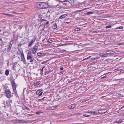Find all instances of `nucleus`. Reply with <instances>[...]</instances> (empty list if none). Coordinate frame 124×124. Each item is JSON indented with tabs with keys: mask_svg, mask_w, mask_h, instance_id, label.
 Wrapping results in <instances>:
<instances>
[{
	"mask_svg": "<svg viewBox=\"0 0 124 124\" xmlns=\"http://www.w3.org/2000/svg\"><path fill=\"white\" fill-rule=\"evenodd\" d=\"M37 7L39 9L46 8V4L44 2H39L37 3Z\"/></svg>",
	"mask_w": 124,
	"mask_h": 124,
	"instance_id": "f257e3e1",
	"label": "nucleus"
},
{
	"mask_svg": "<svg viewBox=\"0 0 124 124\" xmlns=\"http://www.w3.org/2000/svg\"><path fill=\"white\" fill-rule=\"evenodd\" d=\"M5 92L6 94V96L7 97L10 98L13 96V93H12L9 90H6Z\"/></svg>",
	"mask_w": 124,
	"mask_h": 124,
	"instance_id": "f03ea898",
	"label": "nucleus"
},
{
	"mask_svg": "<svg viewBox=\"0 0 124 124\" xmlns=\"http://www.w3.org/2000/svg\"><path fill=\"white\" fill-rule=\"evenodd\" d=\"M53 0H49L47 2V5L50 6H54L55 4Z\"/></svg>",
	"mask_w": 124,
	"mask_h": 124,
	"instance_id": "7ed1b4c3",
	"label": "nucleus"
},
{
	"mask_svg": "<svg viewBox=\"0 0 124 124\" xmlns=\"http://www.w3.org/2000/svg\"><path fill=\"white\" fill-rule=\"evenodd\" d=\"M11 82L12 83V85L14 92H15L16 91V83L13 80H11Z\"/></svg>",
	"mask_w": 124,
	"mask_h": 124,
	"instance_id": "20e7f679",
	"label": "nucleus"
},
{
	"mask_svg": "<svg viewBox=\"0 0 124 124\" xmlns=\"http://www.w3.org/2000/svg\"><path fill=\"white\" fill-rule=\"evenodd\" d=\"M13 43L14 42L12 40L9 43L8 46V47L7 48L8 51H9L10 50L12 46V44H13Z\"/></svg>",
	"mask_w": 124,
	"mask_h": 124,
	"instance_id": "39448f33",
	"label": "nucleus"
},
{
	"mask_svg": "<svg viewBox=\"0 0 124 124\" xmlns=\"http://www.w3.org/2000/svg\"><path fill=\"white\" fill-rule=\"evenodd\" d=\"M38 48V47L36 45L33 46V47L32 48L33 54H35Z\"/></svg>",
	"mask_w": 124,
	"mask_h": 124,
	"instance_id": "423d86ee",
	"label": "nucleus"
},
{
	"mask_svg": "<svg viewBox=\"0 0 124 124\" xmlns=\"http://www.w3.org/2000/svg\"><path fill=\"white\" fill-rule=\"evenodd\" d=\"M35 40V39H31V41L29 43H28V46H31L33 43L34 42Z\"/></svg>",
	"mask_w": 124,
	"mask_h": 124,
	"instance_id": "0eeeda50",
	"label": "nucleus"
},
{
	"mask_svg": "<svg viewBox=\"0 0 124 124\" xmlns=\"http://www.w3.org/2000/svg\"><path fill=\"white\" fill-rule=\"evenodd\" d=\"M33 55H27V59L28 60L30 59H31L33 58Z\"/></svg>",
	"mask_w": 124,
	"mask_h": 124,
	"instance_id": "6e6552de",
	"label": "nucleus"
},
{
	"mask_svg": "<svg viewBox=\"0 0 124 124\" xmlns=\"http://www.w3.org/2000/svg\"><path fill=\"white\" fill-rule=\"evenodd\" d=\"M63 2H64L63 4L66 6H68L70 4L69 1L65 0Z\"/></svg>",
	"mask_w": 124,
	"mask_h": 124,
	"instance_id": "1a4fd4ad",
	"label": "nucleus"
},
{
	"mask_svg": "<svg viewBox=\"0 0 124 124\" xmlns=\"http://www.w3.org/2000/svg\"><path fill=\"white\" fill-rule=\"evenodd\" d=\"M76 107L75 105L72 104L68 107V108L70 109H73Z\"/></svg>",
	"mask_w": 124,
	"mask_h": 124,
	"instance_id": "9d476101",
	"label": "nucleus"
},
{
	"mask_svg": "<svg viewBox=\"0 0 124 124\" xmlns=\"http://www.w3.org/2000/svg\"><path fill=\"white\" fill-rule=\"evenodd\" d=\"M67 16V14H65L62 15L59 17V19H62V18H65Z\"/></svg>",
	"mask_w": 124,
	"mask_h": 124,
	"instance_id": "9b49d317",
	"label": "nucleus"
},
{
	"mask_svg": "<svg viewBox=\"0 0 124 124\" xmlns=\"http://www.w3.org/2000/svg\"><path fill=\"white\" fill-rule=\"evenodd\" d=\"M115 52L114 51H106V53L108 54H111L114 53Z\"/></svg>",
	"mask_w": 124,
	"mask_h": 124,
	"instance_id": "f8f14e48",
	"label": "nucleus"
},
{
	"mask_svg": "<svg viewBox=\"0 0 124 124\" xmlns=\"http://www.w3.org/2000/svg\"><path fill=\"white\" fill-rule=\"evenodd\" d=\"M104 110L103 109H102L101 110H98V113H104L106 112V111H103Z\"/></svg>",
	"mask_w": 124,
	"mask_h": 124,
	"instance_id": "ddd939ff",
	"label": "nucleus"
},
{
	"mask_svg": "<svg viewBox=\"0 0 124 124\" xmlns=\"http://www.w3.org/2000/svg\"><path fill=\"white\" fill-rule=\"evenodd\" d=\"M5 74L6 76H8L9 74V71L8 70H6L5 71Z\"/></svg>",
	"mask_w": 124,
	"mask_h": 124,
	"instance_id": "4468645a",
	"label": "nucleus"
},
{
	"mask_svg": "<svg viewBox=\"0 0 124 124\" xmlns=\"http://www.w3.org/2000/svg\"><path fill=\"white\" fill-rule=\"evenodd\" d=\"M22 121L20 120H16L15 121V122H14L15 123H21Z\"/></svg>",
	"mask_w": 124,
	"mask_h": 124,
	"instance_id": "2eb2a0df",
	"label": "nucleus"
},
{
	"mask_svg": "<svg viewBox=\"0 0 124 124\" xmlns=\"http://www.w3.org/2000/svg\"><path fill=\"white\" fill-rule=\"evenodd\" d=\"M22 61H23L24 63H26V60L24 58V57H22L21 58Z\"/></svg>",
	"mask_w": 124,
	"mask_h": 124,
	"instance_id": "dca6fc26",
	"label": "nucleus"
},
{
	"mask_svg": "<svg viewBox=\"0 0 124 124\" xmlns=\"http://www.w3.org/2000/svg\"><path fill=\"white\" fill-rule=\"evenodd\" d=\"M52 39L51 38H49L47 41V42L50 43H52L53 41Z\"/></svg>",
	"mask_w": 124,
	"mask_h": 124,
	"instance_id": "f3484780",
	"label": "nucleus"
},
{
	"mask_svg": "<svg viewBox=\"0 0 124 124\" xmlns=\"http://www.w3.org/2000/svg\"><path fill=\"white\" fill-rule=\"evenodd\" d=\"M44 54V53H41L40 52H39L37 53V55L39 56H40L41 55H43Z\"/></svg>",
	"mask_w": 124,
	"mask_h": 124,
	"instance_id": "a211bd4d",
	"label": "nucleus"
},
{
	"mask_svg": "<svg viewBox=\"0 0 124 124\" xmlns=\"http://www.w3.org/2000/svg\"><path fill=\"white\" fill-rule=\"evenodd\" d=\"M99 55L101 57H104L105 56L104 54H100Z\"/></svg>",
	"mask_w": 124,
	"mask_h": 124,
	"instance_id": "6ab92c4d",
	"label": "nucleus"
},
{
	"mask_svg": "<svg viewBox=\"0 0 124 124\" xmlns=\"http://www.w3.org/2000/svg\"><path fill=\"white\" fill-rule=\"evenodd\" d=\"M35 60L33 58L30 59V62H33Z\"/></svg>",
	"mask_w": 124,
	"mask_h": 124,
	"instance_id": "aec40b11",
	"label": "nucleus"
},
{
	"mask_svg": "<svg viewBox=\"0 0 124 124\" xmlns=\"http://www.w3.org/2000/svg\"><path fill=\"white\" fill-rule=\"evenodd\" d=\"M112 27V26L111 25H109L106 26L105 27L106 28L108 29L109 28Z\"/></svg>",
	"mask_w": 124,
	"mask_h": 124,
	"instance_id": "412c9836",
	"label": "nucleus"
},
{
	"mask_svg": "<svg viewBox=\"0 0 124 124\" xmlns=\"http://www.w3.org/2000/svg\"><path fill=\"white\" fill-rule=\"evenodd\" d=\"M39 84H40L39 83L37 82H36V83H35L34 84V85H39Z\"/></svg>",
	"mask_w": 124,
	"mask_h": 124,
	"instance_id": "4be33fe9",
	"label": "nucleus"
},
{
	"mask_svg": "<svg viewBox=\"0 0 124 124\" xmlns=\"http://www.w3.org/2000/svg\"><path fill=\"white\" fill-rule=\"evenodd\" d=\"M40 93L39 94V96H40L42 95V93H43V92H39V93Z\"/></svg>",
	"mask_w": 124,
	"mask_h": 124,
	"instance_id": "5701e85b",
	"label": "nucleus"
},
{
	"mask_svg": "<svg viewBox=\"0 0 124 124\" xmlns=\"http://www.w3.org/2000/svg\"><path fill=\"white\" fill-rule=\"evenodd\" d=\"M80 30V29L79 28H77L75 29V30L76 31H79Z\"/></svg>",
	"mask_w": 124,
	"mask_h": 124,
	"instance_id": "b1692460",
	"label": "nucleus"
},
{
	"mask_svg": "<svg viewBox=\"0 0 124 124\" xmlns=\"http://www.w3.org/2000/svg\"><path fill=\"white\" fill-rule=\"evenodd\" d=\"M99 57H96L95 58H92V59L93 60H95L96 59H97L99 58Z\"/></svg>",
	"mask_w": 124,
	"mask_h": 124,
	"instance_id": "393cba45",
	"label": "nucleus"
},
{
	"mask_svg": "<svg viewBox=\"0 0 124 124\" xmlns=\"http://www.w3.org/2000/svg\"><path fill=\"white\" fill-rule=\"evenodd\" d=\"M21 54L22 57H24V56L23 54V52L21 53Z\"/></svg>",
	"mask_w": 124,
	"mask_h": 124,
	"instance_id": "a878e982",
	"label": "nucleus"
},
{
	"mask_svg": "<svg viewBox=\"0 0 124 124\" xmlns=\"http://www.w3.org/2000/svg\"><path fill=\"white\" fill-rule=\"evenodd\" d=\"M57 27V26L56 23H55V24L54 26V29H56Z\"/></svg>",
	"mask_w": 124,
	"mask_h": 124,
	"instance_id": "bb28decb",
	"label": "nucleus"
},
{
	"mask_svg": "<svg viewBox=\"0 0 124 124\" xmlns=\"http://www.w3.org/2000/svg\"><path fill=\"white\" fill-rule=\"evenodd\" d=\"M99 113H98V112H93V114H94V115H97V114H98Z\"/></svg>",
	"mask_w": 124,
	"mask_h": 124,
	"instance_id": "cd10ccee",
	"label": "nucleus"
},
{
	"mask_svg": "<svg viewBox=\"0 0 124 124\" xmlns=\"http://www.w3.org/2000/svg\"><path fill=\"white\" fill-rule=\"evenodd\" d=\"M83 115L85 117H89L90 116V115H87L86 114H83Z\"/></svg>",
	"mask_w": 124,
	"mask_h": 124,
	"instance_id": "c85d7f7f",
	"label": "nucleus"
},
{
	"mask_svg": "<svg viewBox=\"0 0 124 124\" xmlns=\"http://www.w3.org/2000/svg\"><path fill=\"white\" fill-rule=\"evenodd\" d=\"M24 107L25 108H26V109H27L29 110H30V109L29 108H28L26 106H25Z\"/></svg>",
	"mask_w": 124,
	"mask_h": 124,
	"instance_id": "c756f323",
	"label": "nucleus"
},
{
	"mask_svg": "<svg viewBox=\"0 0 124 124\" xmlns=\"http://www.w3.org/2000/svg\"><path fill=\"white\" fill-rule=\"evenodd\" d=\"M46 21V20L44 19H41L40 20V21L41 22H43V21Z\"/></svg>",
	"mask_w": 124,
	"mask_h": 124,
	"instance_id": "7c9ffc66",
	"label": "nucleus"
},
{
	"mask_svg": "<svg viewBox=\"0 0 124 124\" xmlns=\"http://www.w3.org/2000/svg\"><path fill=\"white\" fill-rule=\"evenodd\" d=\"M31 54V51H29L28 52L27 55H28V54H29V55Z\"/></svg>",
	"mask_w": 124,
	"mask_h": 124,
	"instance_id": "2f4dec72",
	"label": "nucleus"
},
{
	"mask_svg": "<svg viewBox=\"0 0 124 124\" xmlns=\"http://www.w3.org/2000/svg\"><path fill=\"white\" fill-rule=\"evenodd\" d=\"M47 62V61H44V62H42L41 63L42 64H45V63H46V62Z\"/></svg>",
	"mask_w": 124,
	"mask_h": 124,
	"instance_id": "473e14b6",
	"label": "nucleus"
},
{
	"mask_svg": "<svg viewBox=\"0 0 124 124\" xmlns=\"http://www.w3.org/2000/svg\"><path fill=\"white\" fill-rule=\"evenodd\" d=\"M107 77V76H106V75L105 76H104L103 77H101V78H105L106 77Z\"/></svg>",
	"mask_w": 124,
	"mask_h": 124,
	"instance_id": "72a5a7b5",
	"label": "nucleus"
},
{
	"mask_svg": "<svg viewBox=\"0 0 124 124\" xmlns=\"http://www.w3.org/2000/svg\"><path fill=\"white\" fill-rule=\"evenodd\" d=\"M116 122L117 123H121L122 122L119 121H116Z\"/></svg>",
	"mask_w": 124,
	"mask_h": 124,
	"instance_id": "f704fd0d",
	"label": "nucleus"
},
{
	"mask_svg": "<svg viewBox=\"0 0 124 124\" xmlns=\"http://www.w3.org/2000/svg\"><path fill=\"white\" fill-rule=\"evenodd\" d=\"M5 15H7L8 16H10L11 15L10 14H5Z\"/></svg>",
	"mask_w": 124,
	"mask_h": 124,
	"instance_id": "c9c22d12",
	"label": "nucleus"
},
{
	"mask_svg": "<svg viewBox=\"0 0 124 124\" xmlns=\"http://www.w3.org/2000/svg\"><path fill=\"white\" fill-rule=\"evenodd\" d=\"M63 68L62 67H61L60 69V70H62L63 69Z\"/></svg>",
	"mask_w": 124,
	"mask_h": 124,
	"instance_id": "e433bc0d",
	"label": "nucleus"
},
{
	"mask_svg": "<svg viewBox=\"0 0 124 124\" xmlns=\"http://www.w3.org/2000/svg\"><path fill=\"white\" fill-rule=\"evenodd\" d=\"M93 112L91 111L89 112H88V113H90L93 114Z\"/></svg>",
	"mask_w": 124,
	"mask_h": 124,
	"instance_id": "4c0bfd02",
	"label": "nucleus"
},
{
	"mask_svg": "<svg viewBox=\"0 0 124 124\" xmlns=\"http://www.w3.org/2000/svg\"><path fill=\"white\" fill-rule=\"evenodd\" d=\"M104 54L105 56H104V57L107 56L108 55L107 54Z\"/></svg>",
	"mask_w": 124,
	"mask_h": 124,
	"instance_id": "58836bf2",
	"label": "nucleus"
},
{
	"mask_svg": "<svg viewBox=\"0 0 124 124\" xmlns=\"http://www.w3.org/2000/svg\"><path fill=\"white\" fill-rule=\"evenodd\" d=\"M64 39L65 40H67L68 39V38L67 37H65L64 38Z\"/></svg>",
	"mask_w": 124,
	"mask_h": 124,
	"instance_id": "ea45409f",
	"label": "nucleus"
},
{
	"mask_svg": "<svg viewBox=\"0 0 124 124\" xmlns=\"http://www.w3.org/2000/svg\"><path fill=\"white\" fill-rule=\"evenodd\" d=\"M39 92H39V91H37L36 92V93L37 94H39Z\"/></svg>",
	"mask_w": 124,
	"mask_h": 124,
	"instance_id": "a19ab883",
	"label": "nucleus"
},
{
	"mask_svg": "<svg viewBox=\"0 0 124 124\" xmlns=\"http://www.w3.org/2000/svg\"><path fill=\"white\" fill-rule=\"evenodd\" d=\"M87 13L88 14H92V13L90 12H88Z\"/></svg>",
	"mask_w": 124,
	"mask_h": 124,
	"instance_id": "79ce46f5",
	"label": "nucleus"
},
{
	"mask_svg": "<svg viewBox=\"0 0 124 124\" xmlns=\"http://www.w3.org/2000/svg\"><path fill=\"white\" fill-rule=\"evenodd\" d=\"M89 58V57L87 58H85L83 60L87 59H88Z\"/></svg>",
	"mask_w": 124,
	"mask_h": 124,
	"instance_id": "37998d69",
	"label": "nucleus"
},
{
	"mask_svg": "<svg viewBox=\"0 0 124 124\" xmlns=\"http://www.w3.org/2000/svg\"><path fill=\"white\" fill-rule=\"evenodd\" d=\"M49 23V22H47L46 23V24H48Z\"/></svg>",
	"mask_w": 124,
	"mask_h": 124,
	"instance_id": "c03bdc74",
	"label": "nucleus"
},
{
	"mask_svg": "<svg viewBox=\"0 0 124 124\" xmlns=\"http://www.w3.org/2000/svg\"><path fill=\"white\" fill-rule=\"evenodd\" d=\"M44 67H45V66H44V67H43L42 68V71H43V69L44 68Z\"/></svg>",
	"mask_w": 124,
	"mask_h": 124,
	"instance_id": "a18cd8bd",
	"label": "nucleus"
},
{
	"mask_svg": "<svg viewBox=\"0 0 124 124\" xmlns=\"http://www.w3.org/2000/svg\"><path fill=\"white\" fill-rule=\"evenodd\" d=\"M124 107V106H123L122 107H121V109H122V108H123Z\"/></svg>",
	"mask_w": 124,
	"mask_h": 124,
	"instance_id": "49530a36",
	"label": "nucleus"
},
{
	"mask_svg": "<svg viewBox=\"0 0 124 124\" xmlns=\"http://www.w3.org/2000/svg\"><path fill=\"white\" fill-rule=\"evenodd\" d=\"M22 45V44H19V45H18V46H20L21 45Z\"/></svg>",
	"mask_w": 124,
	"mask_h": 124,
	"instance_id": "de8ad7c7",
	"label": "nucleus"
},
{
	"mask_svg": "<svg viewBox=\"0 0 124 124\" xmlns=\"http://www.w3.org/2000/svg\"><path fill=\"white\" fill-rule=\"evenodd\" d=\"M2 14L4 15H5V14H6L4 13H2Z\"/></svg>",
	"mask_w": 124,
	"mask_h": 124,
	"instance_id": "09e8293b",
	"label": "nucleus"
},
{
	"mask_svg": "<svg viewBox=\"0 0 124 124\" xmlns=\"http://www.w3.org/2000/svg\"><path fill=\"white\" fill-rule=\"evenodd\" d=\"M123 44H122V43H119V44H118V45Z\"/></svg>",
	"mask_w": 124,
	"mask_h": 124,
	"instance_id": "8fccbe9b",
	"label": "nucleus"
},
{
	"mask_svg": "<svg viewBox=\"0 0 124 124\" xmlns=\"http://www.w3.org/2000/svg\"><path fill=\"white\" fill-rule=\"evenodd\" d=\"M65 45V44H62V46H63V45Z\"/></svg>",
	"mask_w": 124,
	"mask_h": 124,
	"instance_id": "3c124183",
	"label": "nucleus"
},
{
	"mask_svg": "<svg viewBox=\"0 0 124 124\" xmlns=\"http://www.w3.org/2000/svg\"><path fill=\"white\" fill-rule=\"evenodd\" d=\"M0 41H2V39L0 38Z\"/></svg>",
	"mask_w": 124,
	"mask_h": 124,
	"instance_id": "603ef678",
	"label": "nucleus"
},
{
	"mask_svg": "<svg viewBox=\"0 0 124 124\" xmlns=\"http://www.w3.org/2000/svg\"><path fill=\"white\" fill-rule=\"evenodd\" d=\"M66 23H70V22H66Z\"/></svg>",
	"mask_w": 124,
	"mask_h": 124,
	"instance_id": "864d4df0",
	"label": "nucleus"
},
{
	"mask_svg": "<svg viewBox=\"0 0 124 124\" xmlns=\"http://www.w3.org/2000/svg\"><path fill=\"white\" fill-rule=\"evenodd\" d=\"M1 30L0 29V32H1Z\"/></svg>",
	"mask_w": 124,
	"mask_h": 124,
	"instance_id": "5fc2aeb1",
	"label": "nucleus"
},
{
	"mask_svg": "<svg viewBox=\"0 0 124 124\" xmlns=\"http://www.w3.org/2000/svg\"><path fill=\"white\" fill-rule=\"evenodd\" d=\"M45 98V97H44V98H43V99H44V98Z\"/></svg>",
	"mask_w": 124,
	"mask_h": 124,
	"instance_id": "6e6d98bb",
	"label": "nucleus"
},
{
	"mask_svg": "<svg viewBox=\"0 0 124 124\" xmlns=\"http://www.w3.org/2000/svg\"><path fill=\"white\" fill-rule=\"evenodd\" d=\"M120 27H119V29H120Z\"/></svg>",
	"mask_w": 124,
	"mask_h": 124,
	"instance_id": "4d7b16f0",
	"label": "nucleus"
}]
</instances>
